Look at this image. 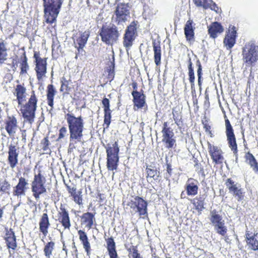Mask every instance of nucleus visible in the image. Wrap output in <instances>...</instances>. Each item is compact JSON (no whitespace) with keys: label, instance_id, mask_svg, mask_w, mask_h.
Instances as JSON below:
<instances>
[{"label":"nucleus","instance_id":"603ef678","mask_svg":"<svg viewBox=\"0 0 258 258\" xmlns=\"http://www.w3.org/2000/svg\"><path fill=\"white\" fill-rule=\"evenodd\" d=\"M67 130L66 127H62L59 130V136L58 138V140L64 138L67 133Z\"/></svg>","mask_w":258,"mask_h":258},{"label":"nucleus","instance_id":"338daca9","mask_svg":"<svg viewBox=\"0 0 258 258\" xmlns=\"http://www.w3.org/2000/svg\"><path fill=\"white\" fill-rule=\"evenodd\" d=\"M132 86L134 89V91H137V86H138V85H137V83L136 82H133L132 84Z\"/></svg>","mask_w":258,"mask_h":258},{"label":"nucleus","instance_id":"e433bc0d","mask_svg":"<svg viewBox=\"0 0 258 258\" xmlns=\"http://www.w3.org/2000/svg\"><path fill=\"white\" fill-rule=\"evenodd\" d=\"M45 178L41 174V171H39L37 174L34 175V177L31 184H45Z\"/></svg>","mask_w":258,"mask_h":258},{"label":"nucleus","instance_id":"a211bd4d","mask_svg":"<svg viewBox=\"0 0 258 258\" xmlns=\"http://www.w3.org/2000/svg\"><path fill=\"white\" fill-rule=\"evenodd\" d=\"M17 121L14 116H9L6 121L5 128L10 136H14L17 127Z\"/></svg>","mask_w":258,"mask_h":258},{"label":"nucleus","instance_id":"774afa93","mask_svg":"<svg viewBox=\"0 0 258 258\" xmlns=\"http://www.w3.org/2000/svg\"><path fill=\"white\" fill-rule=\"evenodd\" d=\"M171 170H172V169L171 168V166L169 165H167V171L168 172V173L170 174L171 173Z\"/></svg>","mask_w":258,"mask_h":258},{"label":"nucleus","instance_id":"393cba45","mask_svg":"<svg viewBox=\"0 0 258 258\" xmlns=\"http://www.w3.org/2000/svg\"><path fill=\"white\" fill-rule=\"evenodd\" d=\"M197 181L192 178L188 179L186 184V190L187 195L195 196L198 193V186L197 184Z\"/></svg>","mask_w":258,"mask_h":258},{"label":"nucleus","instance_id":"7c9ffc66","mask_svg":"<svg viewBox=\"0 0 258 258\" xmlns=\"http://www.w3.org/2000/svg\"><path fill=\"white\" fill-rule=\"evenodd\" d=\"M56 91L52 85H49L47 86V103L51 107V109L53 108V98L55 94Z\"/></svg>","mask_w":258,"mask_h":258},{"label":"nucleus","instance_id":"4d7b16f0","mask_svg":"<svg viewBox=\"0 0 258 258\" xmlns=\"http://www.w3.org/2000/svg\"><path fill=\"white\" fill-rule=\"evenodd\" d=\"M76 189V187H73L72 188H71L70 186H68V191L69 193L71 194L72 196L77 192Z\"/></svg>","mask_w":258,"mask_h":258},{"label":"nucleus","instance_id":"a19ab883","mask_svg":"<svg viewBox=\"0 0 258 258\" xmlns=\"http://www.w3.org/2000/svg\"><path fill=\"white\" fill-rule=\"evenodd\" d=\"M162 133V139L174 137V133L171 128H163Z\"/></svg>","mask_w":258,"mask_h":258},{"label":"nucleus","instance_id":"4c0bfd02","mask_svg":"<svg viewBox=\"0 0 258 258\" xmlns=\"http://www.w3.org/2000/svg\"><path fill=\"white\" fill-rule=\"evenodd\" d=\"M168 149L173 148L176 146V140L174 137L166 138L162 140Z\"/></svg>","mask_w":258,"mask_h":258},{"label":"nucleus","instance_id":"ddd939ff","mask_svg":"<svg viewBox=\"0 0 258 258\" xmlns=\"http://www.w3.org/2000/svg\"><path fill=\"white\" fill-rule=\"evenodd\" d=\"M136 32V24L133 22L127 27L124 36L123 45L126 48H130L132 45Z\"/></svg>","mask_w":258,"mask_h":258},{"label":"nucleus","instance_id":"2f4dec72","mask_svg":"<svg viewBox=\"0 0 258 258\" xmlns=\"http://www.w3.org/2000/svg\"><path fill=\"white\" fill-rule=\"evenodd\" d=\"M8 49L6 43L4 40H0V63H3L8 57Z\"/></svg>","mask_w":258,"mask_h":258},{"label":"nucleus","instance_id":"bb28decb","mask_svg":"<svg viewBox=\"0 0 258 258\" xmlns=\"http://www.w3.org/2000/svg\"><path fill=\"white\" fill-rule=\"evenodd\" d=\"M193 22L191 20H188L184 26V30L185 37L189 41H194V30L192 26Z\"/></svg>","mask_w":258,"mask_h":258},{"label":"nucleus","instance_id":"473e14b6","mask_svg":"<svg viewBox=\"0 0 258 258\" xmlns=\"http://www.w3.org/2000/svg\"><path fill=\"white\" fill-rule=\"evenodd\" d=\"M245 158L250 167L252 168L253 170H254L255 172H257L258 165L254 156L250 153H248L245 155Z\"/></svg>","mask_w":258,"mask_h":258},{"label":"nucleus","instance_id":"a878e982","mask_svg":"<svg viewBox=\"0 0 258 258\" xmlns=\"http://www.w3.org/2000/svg\"><path fill=\"white\" fill-rule=\"evenodd\" d=\"M33 196L36 200L40 198V195L46 192L44 184H31Z\"/></svg>","mask_w":258,"mask_h":258},{"label":"nucleus","instance_id":"37998d69","mask_svg":"<svg viewBox=\"0 0 258 258\" xmlns=\"http://www.w3.org/2000/svg\"><path fill=\"white\" fill-rule=\"evenodd\" d=\"M197 66H198L197 75L198 77V85L200 87L202 84V68L200 61L198 60L197 61Z\"/></svg>","mask_w":258,"mask_h":258},{"label":"nucleus","instance_id":"4468645a","mask_svg":"<svg viewBox=\"0 0 258 258\" xmlns=\"http://www.w3.org/2000/svg\"><path fill=\"white\" fill-rule=\"evenodd\" d=\"M28 185V180L24 177H20L18 184L14 187L13 195L18 197L25 196Z\"/></svg>","mask_w":258,"mask_h":258},{"label":"nucleus","instance_id":"cd10ccee","mask_svg":"<svg viewBox=\"0 0 258 258\" xmlns=\"http://www.w3.org/2000/svg\"><path fill=\"white\" fill-rule=\"evenodd\" d=\"M82 223L85 225L88 229L92 227L94 222H95L94 215L90 212H87L83 214L81 217Z\"/></svg>","mask_w":258,"mask_h":258},{"label":"nucleus","instance_id":"f8f14e48","mask_svg":"<svg viewBox=\"0 0 258 258\" xmlns=\"http://www.w3.org/2000/svg\"><path fill=\"white\" fill-rule=\"evenodd\" d=\"M226 134L227 138L229 147L236 156L237 152L236 139L234 134L233 128L228 119H225Z\"/></svg>","mask_w":258,"mask_h":258},{"label":"nucleus","instance_id":"412c9836","mask_svg":"<svg viewBox=\"0 0 258 258\" xmlns=\"http://www.w3.org/2000/svg\"><path fill=\"white\" fill-rule=\"evenodd\" d=\"M5 240L6 241L7 245L9 249H11L13 251L17 247V243L16 240V236L14 232L10 229L8 231L6 234Z\"/></svg>","mask_w":258,"mask_h":258},{"label":"nucleus","instance_id":"680f3d73","mask_svg":"<svg viewBox=\"0 0 258 258\" xmlns=\"http://www.w3.org/2000/svg\"><path fill=\"white\" fill-rule=\"evenodd\" d=\"M209 8H210L211 10H214L216 12H218V8L215 3H212Z\"/></svg>","mask_w":258,"mask_h":258},{"label":"nucleus","instance_id":"72a5a7b5","mask_svg":"<svg viewBox=\"0 0 258 258\" xmlns=\"http://www.w3.org/2000/svg\"><path fill=\"white\" fill-rule=\"evenodd\" d=\"M55 243L54 242L50 241L48 242L44 246V252L45 255L47 258H50L52 254V252L54 249Z\"/></svg>","mask_w":258,"mask_h":258},{"label":"nucleus","instance_id":"a18cd8bd","mask_svg":"<svg viewBox=\"0 0 258 258\" xmlns=\"http://www.w3.org/2000/svg\"><path fill=\"white\" fill-rule=\"evenodd\" d=\"M27 57L25 56L24 59L21 64V73L22 74L26 73L27 70L29 69V66L27 63Z\"/></svg>","mask_w":258,"mask_h":258},{"label":"nucleus","instance_id":"20e7f679","mask_svg":"<svg viewBox=\"0 0 258 258\" xmlns=\"http://www.w3.org/2000/svg\"><path fill=\"white\" fill-rule=\"evenodd\" d=\"M100 35L103 42L108 45H112L115 42L119 36L117 27L114 25L103 26L100 32Z\"/></svg>","mask_w":258,"mask_h":258},{"label":"nucleus","instance_id":"3c124183","mask_svg":"<svg viewBox=\"0 0 258 258\" xmlns=\"http://www.w3.org/2000/svg\"><path fill=\"white\" fill-rule=\"evenodd\" d=\"M102 102L103 107L104 108V111H106V110L108 111L109 110H110V109H109V106H110L109 101L108 99H107L106 98H104L102 100Z\"/></svg>","mask_w":258,"mask_h":258},{"label":"nucleus","instance_id":"ea45409f","mask_svg":"<svg viewBox=\"0 0 258 258\" xmlns=\"http://www.w3.org/2000/svg\"><path fill=\"white\" fill-rule=\"evenodd\" d=\"M222 151H220L217 153H215L212 155H210L213 161L216 164H221L224 161V157L221 155Z\"/></svg>","mask_w":258,"mask_h":258},{"label":"nucleus","instance_id":"f704fd0d","mask_svg":"<svg viewBox=\"0 0 258 258\" xmlns=\"http://www.w3.org/2000/svg\"><path fill=\"white\" fill-rule=\"evenodd\" d=\"M147 178H153L155 180H158L159 176V172L154 167H147Z\"/></svg>","mask_w":258,"mask_h":258},{"label":"nucleus","instance_id":"49530a36","mask_svg":"<svg viewBox=\"0 0 258 258\" xmlns=\"http://www.w3.org/2000/svg\"><path fill=\"white\" fill-rule=\"evenodd\" d=\"M61 83V85L60 91L61 92H67L69 90V82L64 78H62Z\"/></svg>","mask_w":258,"mask_h":258},{"label":"nucleus","instance_id":"aec40b11","mask_svg":"<svg viewBox=\"0 0 258 258\" xmlns=\"http://www.w3.org/2000/svg\"><path fill=\"white\" fill-rule=\"evenodd\" d=\"M50 224L47 213H43L42 215L39 223V230L42 233L44 236L45 237L48 231V229Z\"/></svg>","mask_w":258,"mask_h":258},{"label":"nucleus","instance_id":"13d9d810","mask_svg":"<svg viewBox=\"0 0 258 258\" xmlns=\"http://www.w3.org/2000/svg\"><path fill=\"white\" fill-rule=\"evenodd\" d=\"M188 76L189 82H192V81H195V77L194 72H188Z\"/></svg>","mask_w":258,"mask_h":258},{"label":"nucleus","instance_id":"6e6d98bb","mask_svg":"<svg viewBox=\"0 0 258 258\" xmlns=\"http://www.w3.org/2000/svg\"><path fill=\"white\" fill-rule=\"evenodd\" d=\"M246 241H249L252 238H254L255 237V234H252V233H249V232L247 231L245 234Z\"/></svg>","mask_w":258,"mask_h":258},{"label":"nucleus","instance_id":"c9c22d12","mask_svg":"<svg viewBox=\"0 0 258 258\" xmlns=\"http://www.w3.org/2000/svg\"><path fill=\"white\" fill-rule=\"evenodd\" d=\"M192 203L195 209L201 214V211L204 209V201L202 199H195L192 200Z\"/></svg>","mask_w":258,"mask_h":258},{"label":"nucleus","instance_id":"79ce46f5","mask_svg":"<svg viewBox=\"0 0 258 258\" xmlns=\"http://www.w3.org/2000/svg\"><path fill=\"white\" fill-rule=\"evenodd\" d=\"M249 247L254 250H258V240L255 237L252 238L249 241H246Z\"/></svg>","mask_w":258,"mask_h":258},{"label":"nucleus","instance_id":"39448f33","mask_svg":"<svg viewBox=\"0 0 258 258\" xmlns=\"http://www.w3.org/2000/svg\"><path fill=\"white\" fill-rule=\"evenodd\" d=\"M119 147L116 142L110 145L108 144L106 147L107 153V168L108 170H116L118 162Z\"/></svg>","mask_w":258,"mask_h":258},{"label":"nucleus","instance_id":"b1692460","mask_svg":"<svg viewBox=\"0 0 258 258\" xmlns=\"http://www.w3.org/2000/svg\"><path fill=\"white\" fill-rule=\"evenodd\" d=\"M90 35L89 31H86L83 33L81 34V36L79 37L76 40V43L78 45V46H76V47L78 48V51L79 52L81 51H83V48L85 46L88 39Z\"/></svg>","mask_w":258,"mask_h":258},{"label":"nucleus","instance_id":"6ab92c4d","mask_svg":"<svg viewBox=\"0 0 258 258\" xmlns=\"http://www.w3.org/2000/svg\"><path fill=\"white\" fill-rule=\"evenodd\" d=\"M26 89L22 85H17L15 88L14 94L17 97L19 105H22L26 100Z\"/></svg>","mask_w":258,"mask_h":258},{"label":"nucleus","instance_id":"0e129e2a","mask_svg":"<svg viewBox=\"0 0 258 258\" xmlns=\"http://www.w3.org/2000/svg\"><path fill=\"white\" fill-rule=\"evenodd\" d=\"M106 117L107 119H110L111 118V112L110 110L106 111H104V118Z\"/></svg>","mask_w":258,"mask_h":258},{"label":"nucleus","instance_id":"9d476101","mask_svg":"<svg viewBox=\"0 0 258 258\" xmlns=\"http://www.w3.org/2000/svg\"><path fill=\"white\" fill-rule=\"evenodd\" d=\"M225 185L229 189V192L232 194L238 201L244 199V192L239 184L235 183L231 178H228L226 181Z\"/></svg>","mask_w":258,"mask_h":258},{"label":"nucleus","instance_id":"f3484780","mask_svg":"<svg viewBox=\"0 0 258 258\" xmlns=\"http://www.w3.org/2000/svg\"><path fill=\"white\" fill-rule=\"evenodd\" d=\"M58 215H59V222L62 224V226L66 229H70L71 223L69 213L62 205H61L60 207V211H59Z\"/></svg>","mask_w":258,"mask_h":258},{"label":"nucleus","instance_id":"423d86ee","mask_svg":"<svg viewBox=\"0 0 258 258\" xmlns=\"http://www.w3.org/2000/svg\"><path fill=\"white\" fill-rule=\"evenodd\" d=\"M131 8L128 4L119 3L116 7L114 11V21L118 25L121 26V29L123 28V23L128 21L130 16Z\"/></svg>","mask_w":258,"mask_h":258},{"label":"nucleus","instance_id":"5701e85b","mask_svg":"<svg viewBox=\"0 0 258 258\" xmlns=\"http://www.w3.org/2000/svg\"><path fill=\"white\" fill-rule=\"evenodd\" d=\"M208 28L209 34L213 38L217 37L218 34H220L224 31L223 27L217 22L213 23Z\"/></svg>","mask_w":258,"mask_h":258},{"label":"nucleus","instance_id":"69168bd1","mask_svg":"<svg viewBox=\"0 0 258 258\" xmlns=\"http://www.w3.org/2000/svg\"><path fill=\"white\" fill-rule=\"evenodd\" d=\"M104 124L106 125V127H108L110 123V119H107L106 117L104 118Z\"/></svg>","mask_w":258,"mask_h":258},{"label":"nucleus","instance_id":"0eeeda50","mask_svg":"<svg viewBox=\"0 0 258 258\" xmlns=\"http://www.w3.org/2000/svg\"><path fill=\"white\" fill-rule=\"evenodd\" d=\"M242 55L243 61L251 64L258 59V46L252 41L246 43L243 48Z\"/></svg>","mask_w":258,"mask_h":258},{"label":"nucleus","instance_id":"bf43d9fd","mask_svg":"<svg viewBox=\"0 0 258 258\" xmlns=\"http://www.w3.org/2000/svg\"><path fill=\"white\" fill-rule=\"evenodd\" d=\"M192 63L191 61V59L190 58H189V60H188V72H194V69L192 67Z\"/></svg>","mask_w":258,"mask_h":258},{"label":"nucleus","instance_id":"c03bdc74","mask_svg":"<svg viewBox=\"0 0 258 258\" xmlns=\"http://www.w3.org/2000/svg\"><path fill=\"white\" fill-rule=\"evenodd\" d=\"M82 191L81 190L77 191L72 196L74 201L78 205L82 204Z\"/></svg>","mask_w":258,"mask_h":258},{"label":"nucleus","instance_id":"c85d7f7f","mask_svg":"<svg viewBox=\"0 0 258 258\" xmlns=\"http://www.w3.org/2000/svg\"><path fill=\"white\" fill-rule=\"evenodd\" d=\"M236 31L233 30L230 33L227 34L224 39V44L227 49H231L235 43Z\"/></svg>","mask_w":258,"mask_h":258},{"label":"nucleus","instance_id":"f03ea898","mask_svg":"<svg viewBox=\"0 0 258 258\" xmlns=\"http://www.w3.org/2000/svg\"><path fill=\"white\" fill-rule=\"evenodd\" d=\"M44 17L48 23L54 22L59 12L62 0H43Z\"/></svg>","mask_w":258,"mask_h":258},{"label":"nucleus","instance_id":"6e6552de","mask_svg":"<svg viewBox=\"0 0 258 258\" xmlns=\"http://www.w3.org/2000/svg\"><path fill=\"white\" fill-rule=\"evenodd\" d=\"M211 218L210 221L214 226V229L218 234L225 236L227 229L225 226L224 221L222 219V217L218 214V212L214 210L210 213Z\"/></svg>","mask_w":258,"mask_h":258},{"label":"nucleus","instance_id":"1a4fd4ad","mask_svg":"<svg viewBox=\"0 0 258 258\" xmlns=\"http://www.w3.org/2000/svg\"><path fill=\"white\" fill-rule=\"evenodd\" d=\"M34 57L35 59L36 67L35 70L36 72L37 79L38 81H41L42 79L46 77V70H47V62L46 58H41L38 55L35 53Z\"/></svg>","mask_w":258,"mask_h":258},{"label":"nucleus","instance_id":"de8ad7c7","mask_svg":"<svg viewBox=\"0 0 258 258\" xmlns=\"http://www.w3.org/2000/svg\"><path fill=\"white\" fill-rule=\"evenodd\" d=\"M49 144V141L47 138H45L41 142L42 148L43 151L47 152L48 151H50L48 148Z\"/></svg>","mask_w":258,"mask_h":258},{"label":"nucleus","instance_id":"9b49d317","mask_svg":"<svg viewBox=\"0 0 258 258\" xmlns=\"http://www.w3.org/2000/svg\"><path fill=\"white\" fill-rule=\"evenodd\" d=\"M129 205L136 212H138L141 216H143V218L147 216V203L142 198L136 197Z\"/></svg>","mask_w":258,"mask_h":258},{"label":"nucleus","instance_id":"09e8293b","mask_svg":"<svg viewBox=\"0 0 258 258\" xmlns=\"http://www.w3.org/2000/svg\"><path fill=\"white\" fill-rule=\"evenodd\" d=\"M78 233L79 235V238L82 242L83 244L88 240L87 236L85 232L82 230H79L78 231Z\"/></svg>","mask_w":258,"mask_h":258},{"label":"nucleus","instance_id":"7ed1b4c3","mask_svg":"<svg viewBox=\"0 0 258 258\" xmlns=\"http://www.w3.org/2000/svg\"><path fill=\"white\" fill-rule=\"evenodd\" d=\"M37 98L34 91H32V94L27 103L23 105L21 111L25 120L31 124L35 117V111L37 108Z\"/></svg>","mask_w":258,"mask_h":258},{"label":"nucleus","instance_id":"f257e3e1","mask_svg":"<svg viewBox=\"0 0 258 258\" xmlns=\"http://www.w3.org/2000/svg\"><path fill=\"white\" fill-rule=\"evenodd\" d=\"M65 118L70 133L69 148L73 149L76 148V144L82 141L85 123L81 115L76 117L73 113H67Z\"/></svg>","mask_w":258,"mask_h":258},{"label":"nucleus","instance_id":"e2e57ef3","mask_svg":"<svg viewBox=\"0 0 258 258\" xmlns=\"http://www.w3.org/2000/svg\"><path fill=\"white\" fill-rule=\"evenodd\" d=\"M195 4L199 7H203V0H194Z\"/></svg>","mask_w":258,"mask_h":258},{"label":"nucleus","instance_id":"5fc2aeb1","mask_svg":"<svg viewBox=\"0 0 258 258\" xmlns=\"http://www.w3.org/2000/svg\"><path fill=\"white\" fill-rule=\"evenodd\" d=\"M203 7L204 9L208 8L213 3L212 0H203Z\"/></svg>","mask_w":258,"mask_h":258},{"label":"nucleus","instance_id":"864d4df0","mask_svg":"<svg viewBox=\"0 0 258 258\" xmlns=\"http://www.w3.org/2000/svg\"><path fill=\"white\" fill-rule=\"evenodd\" d=\"M83 247L85 249V251L87 252V254L88 255H89L90 254V244L89 242L87 241L85 243L83 244Z\"/></svg>","mask_w":258,"mask_h":258},{"label":"nucleus","instance_id":"8fccbe9b","mask_svg":"<svg viewBox=\"0 0 258 258\" xmlns=\"http://www.w3.org/2000/svg\"><path fill=\"white\" fill-rule=\"evenodd\" d=\"M208 149L210 155L221 151L218 147L212 145L211 144H209L208 145Z\"/></svg>","mask_w":258,"mask_h":258},{"label":"nucleus","instance_id":"2eb2a0df","mask_svg":"<svg viewBox=\"0 0 258 258\" xmlns=\"http://www.w3.org/2000/svg\"><path fill=\"white\" fill-rule=\"evenodd\" d=\"M132 95L133 97L134 109L135 110L136 108H142L146 105L145 94L138 91H133Z\"/></svg>","mask_w":258,"mask_h":258},{"label":"nucleus","instance_id":"052dcab7","mask_svg":"<svg viewBox=\"0 0 258 258\" xmlns=\"http://www.w3.org/2000/svg\"><path fill=\"white\" fill-rule=\"evenodd\" d=\"M133 258H141L140 257V254L138 252V250L137 249H134L133 253Z\"/></svg>","mask_w":258,"mask_h":258},{"label":"nucleus","instance_id":"4be33fe9","mask_svg":"<svg viewBox=\"0 0 258 258\" xmlns=\"http://www.w3.org/2000/svg\"><path fill=\"white\" fill-rule=\"evenodd\" d=\"M153 47L154 51V59L155 64L159 66L161 64V49L160 43L156 40L153 41Z\"/></svg>","mask_w":258,"mask_h":258},{"label":"nucleus","instance_id":"dca6fc26","mask_svg":"<svg viewBox=\"0 0 258 258\" xmlns=\"http://www.w3.org/2000/svg\"><path fill=\"white\" fill-rule=\"evenodd\" d=\"M8 161L10 167L14 168L18 164V152L16 146L10 145L8 152Z\"/></svg>","mask_w":258,"mask_h":258},{"label":"nucleus","instance_id":"58836bf2","mask_svg":"<svg viewBox=\"0 0 258 258\" xmlns=\"http://www.w3.org/2000/svg\"><path fill=\"white\" fill-rule=\"evenodd\" d=\"M11 185L6 179L0 181V192L3 193H9Z\"/></svg>","mask_w":258,"mask_h":258},{"label":"nucleus","instance_id":"c756f323","mask_svg":"<svg viewBox=\"0 0 258 258\" xmlns=\"http://www.w3.org/2000/svg\"><path fill=\"white\" fill-rule=\"evenodd\" d=\"M107 248L110 258H118L115 249V244L112 237L107 240Z\"/></svg>","mask_w":258,"mask_h":258}]
</instances>
